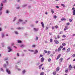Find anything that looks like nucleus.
Segmentation results:
<instances>
[{
  "instance_id": "nucleus-1",
  "label": "nucleus",
  "mask_w": 75,
  "mask_h": 75,
  "mask_svg": "<svg viewBox=\"0 0 75 75\" xmlns=\"http://www.w3.org/2000/svg\"><path fill=\"white\" fill-rule=\"evenodd\" d=\"M72 10H73V13L74 16H75V8L73 7L72 8Z\"/></svg>"
},
{
  "instance_id": "nucleus-2",
  "label": "nucleus",
  "mask_w": 75,
  "mask_h": 75,
  "mask_svg": "<svg viewBox=\"0 0 75 75\" xmlns=\"http://www.w3.org/2000/svg\"><path fill=\"white\" fill-rule=\"evenodd\" d=\"M6 71L7 73H8V74H10L11 73L10 72V71L9 70V69H7L6 70Z\"/></svg>"
},
{
  "instance_id": "nucleus-3",
  "label": "nucleus",
  "mask_w": 75,
  "mask_h": 75,
  "mask_svg": "<svg viewBox=\"0 0 75 75\" xmlns=\"http://www.w3.org/2000/svg\"><path fill=\"white\" fill-rule=\"evenodd\" d=\"M72 66H71V65L70 64L69 66V70L71 71V70L72 69Z\"/></svg>"
},
{
  "instance_id": "nucleus-4",
  "label": "nucleus",
  "mask_w": 75,
  "mask_h": 75,
  "mask_svg": "<svg viewBox=\"0 0 75 75\" xmlns=\"http://www.w3.org/2000/svg\"><path fill=\"white\" fill-rule=\"evenodd\" d=\"M61 54H59L58 55V56L56 58L57 60H58V59H59V58H60V57H61Z\"/></svg>"
},
{
  "instance_id": "nucleus-5",
  "label": "nucleus",
  "mask_w": 75,
  "mask_h": 75,
  "mask_svg": "<svg viewBox=\"0 0 75 75\" xmlns=\"http://www.w3.org/2000/svg\"><path fill=\"white\" fill-rule=\"evenodd\" d=\"M54 42L55 44H59V41L58 40H54Z\"/></svg>"
},
{
  "instance_id": "nucleus-6",
  "label": "nucleus",
  "mask_w": 75,
  "mask_h": 75,
  "mask_svg": "<svg viewBox=\"0 0 75 75\" xmlns=\"http://www.w3.org/2000/svg\"><path fill=\"white\" fill-rule=\"evenodd\" d=\"M62 61H63V58H60L59 59L60 63H61V62H62Z\"/></svg>"
},
{
  "instance_id": "nucleus-7",
  "label": "nucleus",
  "mask_w": 75,
  "mask_h": 75,
  "mask_svg": "<svg viewBox=\"0 0 75 75\" xmlns=\"http://www.w3.org/2000/svg\"><path fill=\"white\" fill-rule=\"evenodd\" d=\"M44 61V58L43 57H42L41 59V62H43Z\"/></svg>"
},
{
  "instance_id": "nucleus-8",
  "label": "nucleus",
  "mask_w": 75,
  "mask_h": 75,
  "mask_svg": "<svg viewBox=\"0 0 75 75\" xmlns=\"http://www.w3.org/2000/svg\"><path fill=\"white\" fill-rule=\"evenodd\" d=\"M68 26H65V28L64 29V31H66L67 30H68Z\"/></svg>"
},
{
  "instance_id": "nucleus-9",
  "label": "nucleus",
  "mask_w": 75,
  "mask_h": 75,
  "mask_svg": "<svg viewBox=\"0 0 75 75\" xmlns=\"http://www.w3.org/2000/svg\"><path fill=\"white\" fill-rule=\"evenodd\" d=\"M8 48L9 50L8 51V52H10V51H11V49L10 48V47H8Z\"/></svg>"
},
{
  "instance_id": "nucleus-10",
  "label": "nucleus",
  "mask_w": 75,
  "mask_h": 75,
  "mask_svg": "<svg viewBox=\"0 0 75 75\" xmlns=\"http://www.w3.org/2000/svg\"><path fill=\"white\" fill-rule=\"evenodd\" d=\"M43 65V64H42L41 65H40L39 66V69H41V67H42V66Z\"/></svg>"
},
{
  "instance_id": "nucleus-11",
  "label": "nucleus",
  "mask_w": 75,
  "mask_h": 75,
  "mask_svg": "<svg viewBox=\"0 0 75 75\" xmlns=\"http://www.w3.org/2000/svg\"><path fill=\"white\" fill-rule=\"evenodd\" d=\"M59 70V67H57L56 69V71L57 72H58V71Z\"/></svg>"
},
{
  "instance_id": "nucleus-12",
  "label": "nucleus",
  "mask_w": 75,
  "mask_h": 75,
  "mask_svg": "<svg viewBox=\"0 0 75 75\" xmlns=\"http://www.w3.org/2000/svg\"><path fill=\"white\" fill-rule=\"evenodd\" d=\"M41 24H42V26L44 28V23L43 22H41Z\"/></svg>"
},
{
  "instance_id": "nucleus-13",
  "label": "nucleus",
  "mask_w": 75,
  "mask_h": 75,
  "mask_svg": "<svg viewBox=\"0 0 75 75\" xmlns=\"http://www.w3.org/2000/svg\"><path fill=\"white\" fill-rule=\"evenodd\" d=\"M38 51L37 50H35V52H34V54H37V53H38Z\"/></svg>"
},
{
  "instance_id": "nucleus-14",
  "label": "nucleus",
  "mask_w": 75,
  "mask_h": 75,
  "mask_svg": "<svg viewBox=\"0 0 75 75\" xmlns=\"http://www.w3.org/2000/svg\"><path fill=\"white\" fill-rule=\"evenodd\" d=\"M34 30H35V31H38V28L37 29V28H34Z\"/></svg>"
},
{
  "instance_id": "nucleus-15",
  "label": "nucleus",
  "mask_w": 75,
  "mask_h": 75,
  "mask_svg": "<svg viewBox=\"0 0 75 75\" xmlns=\"http://www.w3.org/2000/svg\"><path fill=\"white\" fill-rule=\"evenodd\" d=\"M70 50H71V48H69L67 49V52H69V51H70Z\"/></svg>"
},
{
  "instance_id": "nucleus-16",
  "label": "nucleus",
  "mask_w": 75,
  "mask_h": 75,
  "mask_svg": "<svg viewBox=\"0 0 75 75\" xmlns=\"http://www.w3.org/2000/svg\"><path fill=\"white\" fill-rule=\"evenodd\" d=\"M61 21H66V19L65 18H62L61 19Z\"/></svg>"
},
{
  "instance_id": "nucleus-17",
  "label": "nucleus",
  "mask_w": 75,
  "mask_h": 75,
  "mask_svg": "<svg viewBox=\"0 0 75 75\" xmlns=\"http://www.w3.org/2000/svg\"><path fill=\"white\" fill-rule=\"evenodd\" d=\"M51 59L50 58H49L48 59V62H51Z\"/></svg>"
},
{
  "instance_id": "nucleus-18",
  "label": "nucleus",
  "mask_w": 75,
  "mask_h": 75,
  "mask_svg": "<svg viewBox=\"0 0 75 75\" xmlns=\"http://www.w3.org/2000/svg\"><path fill=\"white\" fill-rule=\"evenodd\" d=\"M53 75H55L56 74V71H54L53 72Z\"/></svg>"
},
{
  "instance_id": "nucleus-19",
  "label": "nucleus",
  "mask_w": 75,
  "mask_h": 75,
  "mask_svg": "<svg viewBox=\"0 0 75 75\" xmlns=\"http://www.w3.org/2000/svg\"><path fill=\"white\" fill-rule=\"evenodd\" d=\"M61 48L59 47L58 49V52H59V51H61Z\"/></svg>"
},
{
  "instance_id": "nucleus-20",
  "label": "nucleus",
  "mask_w": 75,
  "mask_h": 75,
  "mask_svg": "<svg viewBox=\"0 0 75 75\" xmlns=\"http://www.w3.org/2000/svg\"><path fill=\"white\" fill-rule=\"evenodd\" d=\"M68 69H66L65 70L66 73H68Z\"/></svg>"
},
{
  "instance_id": "nucleus-21",
  "label": "nucleus",
  "mask_w": 75,
  "mask_h": 75,
  "mask_svg": "<svg viewBox=\"0 0 75 75\" xmlns=\"http://www.w3.org/2000/svg\"><path fill=\"white\" fill-rule=\"evenodd\" d=\"M25 47V46L24 45H21L20 46V47Z\"/></svg>"
},
{
  "instance_id": "nucleus-22",
  "label": "nucleus",
  "mask_w": 75,
  "mask_h": 75,
  "mask_svg": "<svg viewBox=\"0 0 75 75\" xmlns=\"http://www.w3.org/2000/svg\"><path fill=\"white\" fill-rule=\"evenodd\" d=\"M62 45H63V46H65V45H66V43H62Z\"/></svg>"
},
{
  "instance_id": "nucleus-23",
  "label": "nucleus",
  "mask_w": 75,
  "mask_h": 75,
  "mask_svg": "<svg viewBox=\"0 0 75 75\" xmlns=\"http://www.w3.org/2000/svg\"><path fill=\"white\" fill-rule=\"evenodd\" d=\"M61 6H63L64 7H65V6L64 4H62Z\"/></svg>"
},
{
  "instance_id": "nucleus-24",
  "label": "nucleus",
  "mask_w": 75,
  "mask_h": 75,
  "mask_svg": "<svg viewBox=\"0 0 75 75\" xmlns=\"http://www.w3.org/2000/svg\"><path fill=\"white\" fill-rule=\"evenodd\" d=\"M6 64H4V67H5V68H6Z\"/></svg>"
},
{
  "instance_id": "nucleus-25",
  "label": "nucleus",
  "mask_w": 75,
  "mask_h": 75,
  "mask_svg": "<svg viewBox=\"0 0 75 75\" xmlns=\"http://www.w3.org/2000/svg\"><path fill=\"white\" fill-rule=\"evenodd\" d=\"M22 72L23 74H24L25 72V70H23L22 71Z\"/></svg>"
},
{
  "instance_id": "nucleus-26",
  "label": "nucleus",
  "mask_w": 75,
  "mask_h": 75,
  "mask_svg": "<svg viewBox=\"0 0 75 75\" xmlns=\"http://www.w3.org/2000/svg\"><path fill=\"white\" fill-rule=\"evenodd\" d=\"M23 20H21V19H19V22H23Z\"/></svg>"
},
{
  "instance_id": "nucleus-27",
  "label": "nucleus",
  "mask_w": 75,
  "mask_h": 75,
  "mask_svg": "<svg viewBox=\"0 0 75 75\" xmlns=\"http://www.w3.org/2000/svg\"><path fill=\"white\" fill-rule=\"evenodd\" d=\"M72 57H73V58L75 57V54H73L72 55Z\"/></svg>"
},
{
  "instance_id": "nucleus-28",
  "label": "nucleus",
  "mask_w": 75,
  "mask_h": 75,
  "mask_svg": "<svg viewBox=\"0 0 75 75\" xmlns=\"http://www.w3.org/2000/svg\"><path fill=\"white\" fill-rule=\"evenodd\" d=\"M50 42H52V39H50Z\"/></svg>"
},
{
  "instance_id": "nucleus-29",
  "label": "nucleus",
  "mask_w": 75,
  "mask_h": 75,
  "mask_svg": "<svg viewBox=\"0 0 75 75\" xmlns=\"http://www.w3.org/2000/svg\"><path fill=\"white\" fill-rule=\"evenodd\" d=\"M35 45H32V47H33V48H34V47H35Z\"/></svg>"
},
{
  "instance_id": "nucleus-30",
  "label": "nucleus",
  "mask_w": 75,
  "mask_h": 75,
  "mask_svg": "<svg viewBox=\"0 0 75 75\" xmlns=\"http://www.w3.org/2000/svg\"><path fill=\"white\" fill-rule=\"evenodd\" d=\"M54 27H55L56 28H58V27L57 25L55 26Z\"/></svg>"
},
{
  "instance_id": "nucleus-31",
  "label": "nucleus",
  "mask_w": 75,
  "mask_h": 75,
  "mask_svg": "<svg viewBox=\"0 0 75 75\" xmlns=\"http://www.w3.org/2000/svg\"><path fill=\"white\" fill-rule=\"evenodd\" d=\"M44 72H41L40 74V75H44Z\"/></svg>"
},
{
  "instance_id": "nucleus-32",
  "label": "nucleus",
  "mask_w": 75,
  "mask_h": 75,
  "mask_svg": "<svg viewBox=\"0 0 75 75\" xmlns=\"http://www.w3.org/2000/svg\"><path fill=\"white\" fill-rule=\"evenodd\" d=\"M28 51H30V52H34V50H28Z\"/></svg>"
},
{
  "instance_id": "nucleus-33",
  "label": "nucleus",
  "mask_w": 75,
  "mask_h": 75,
  "mask_svg": "<svg viewBox=\"0 0 75 75\" xmlns=\"http://www.w3.org/2000/svg\"><path fill=\"white\" fill-rule=\"evenodd\" d=\"M2 8H3L2 6L0 7V11H1L2 10Z\"/></svg>"
},
{
  "instance_id": "nucleus-34",
  "label": "nucleus",
  "mask_w": 75,
  "mask_h": 75,
  "mask_svg": "<svg viewBox=\"0 0 75 75\" xmlns=\"http://www.w3.org/2000/svg\"><path fill=\"white\" fill-rule=\"evenodd\" d=\"M51 12L52 14H54V11L52 10V9L51 10Z\"/></svg>"
},
{
  "instance_id": "nucleus-35",
  "label": "nucleus",
  "mask_w": 75,
  "mask_h": 75,
  "mask_svg": "<svg viewBox=\"0 0 75 75\" xmlns=\"http://www.w3.org/2000/svg\"><path fill=\"white\" fill-rule=\"evenodd\" d=\"M70 23H69V22H68L67 23V25H70Z\"/></svg>"
},
{
  "instance_id": "nucleus-36",
  "label": "nucleus",
  "mask_w": 75,
  "mask_h": 75,
  "mask_svg": "<svg viewBox=\"0 0 75 75\" xmlns=\"http://www.w3.org/2000/svg\"><path fill=\"white\" fill-rule=\"evenodd\" d=\"M69 21L70 22H72V20L71 19H69Z\"/></svg>"
},
{
  "instance_id": "nucleus-37",
  "label": "nucleus",
  "mask_w": 75,
  "mask_h": 75,
  "mask_svg": "<svg viewBox=\"0 0 75 75\" xmlns=\"http://www.w3.org/2000/svg\"><path fill=\"white\" fill-rule=\"evenodd\" d=\"M63 37H64V38H65V37H66V36L65 35H64L62 36Z\"/></svg>"
},
{
  "instance_id": "nucleus-38",
  "label": "nucleus",
  "mask_w": 75,
  "mask_h": 75,
  "mask_svg": "<svg viewBox=\"0 0 75 75\" xmlns=\"http://www.w3.org/2000/svg\"><path fill=\"white\" fill-rule=\"evenodd\" d=\"M18 43H21V41L20 40L18 41Z\"/></svg>"
},
{
  "instance_id": "nucleus-39",
  "label": "nucleus",
  "mask_w": 75,
  "mask_h": 75,
  "mask_svg": "<svg viewBox=\"0 0 75 75\" xmlns=\"http://www.w3.org/2000/svg\"><path fill=\"white\" fill-rule=\"evenodd\" d=\"M43 57V56L42 54H40V57Z\"/></svg>"
},
{
  "instance_id": "nucleus-40",
  "label": "nucleus",
  "mask_w": 75,
  "mask_h": 75,
  "mask_svg": "<svg viewBox=\"0 0 75 75\" xmlns=\"http://www.w3.org/2000/svg\"><path fill=\"white\" fill-rule=\"evenodd\" d=\"M54 18H57V16H54Z\"/></svg>"
},
{
  "instance_id": "nucleus-41",
  "label": "nucleus",
  "mask_w": 75,
  "mask_h": 75,
  "mask_svg": "<svg viewBox=\"0 0 75 75\" xmlns=\"http://www.w3.org/2000/svg\"><path fill=\"white\" fill-rule=\"evenodd\" d=\"M4 34L3 33H2V37H4Z\"/></svg>"
},
{
  "instance_id": "nucleus-42",
  "label": "nucleus",
  "mask_w": 75,
  "mask_h": 75,
  "mask_svg": "<svg viewBox=\"0 0 75 75\" xmlns=\"http://www.w3.org/2000/svg\"><path fill=\"white\" fill-rule=\"evenodd\" d=\"M49 34L50 35H52V33L50 32L49 33Z\"/></svg>"
},
{
  "instance_id": "nucleus-43",
  "label": "nucleus",
  "mask_w": 75,
  "mask_h": 75,
  "mask_svg": "<svg viewBox=\"0 0 75 75\" xmlns=\"http://www.w3.org/2000/svg\"><path fill=\"white\" fill-rule=\"evenodd\" d=\"M38 39V37H36V40H37Z\"/></svg>"
},
{
  "instance_id": "nucleus-44",
  "label": "nucleus",
  "mask_w": 75,
  "mask_h": 75,
  "mask_svg": "<svg viewBox=\"0 0 75 75\" xmlns=\"http://www.w3.org/2000/svg\"><path fill=\"white\" fill-rule=\"evenodd\" d=\"M6 13H8V11L6 10Z\"/></svg>"
},
{
  "instance_id": "nucleus-45",
  "label": "nucleus",
  "mask_w": 75,
  "mask_h": 75,
  "mask_svg": "<svg viewBox=\"0 0 75 75\" xmlns=\"http://www.w3.org/2000/svg\"><path fill=\"white\" fill-rule=\"evenodd\" d=\"M60 47L61 48H63V47L62 46H60Z\"/></svg>"
},
{
  "instance_id": "nucleus-46",
  "label": "nucleus",
  "mask_w": 75,
  "mask_h": 75,
  "mask_svg": "<svg viewBox=\"0 0 75 75\" xmlns=\"http://www.w3.org/2000/svg\"><path fill=\"white\" fill-rule=\"evenodd\" d=\"M15 33L16 34H18V32L17 31L15 32Z\"/></svg>"
},
{
  "instance_id": "nucleus-47",
  "label": "nucleus",
  "mask_w": 75,
  "mask_h": 75,
  "mask_svg": "<svg viewBox=\"0 0 75 75\" xmlns=\"http://www.w3.org/2000/svg\"><path fill=\"white\" fill-rule=\"evenodd\" d=\"M44 52H45V53H47V50H44Z\"/></svg>"
},
{
  "instance_id": "nucleus-48",
  "label": "nucleus",
  "mask_w": 75,
  "mask_h": 75,
  "mask_svg": "<svg viewBox=\"0 0 75 75\" xmlns=\"http://www.w3.org/2000/svg\"><path fill=\"white\" fill-rule=\"evenodd\" d=\"M17 56L19 57V53H17Z\"/></svg>"
},
{
  "instance_id": "nucleus-49",
  "label": "nucleus",
  "mask_w": 75,
  "mask_h": 75,
  "mask_svg": "<svg viewBox=\"0 0 75 75\" xmlns=\"http://www.w3.org/2000/svg\"><path fill=\"white\" fill-rule=\"evenodd\" d=\"M56 8H59V7L57 6H56Z\"/></svg>"
},
{
  "instance_id": "nucleus-50",
  "label": "nucleus",
  "mask_w": 75,
  "mask_h": 75,
  "mask_svg": "<svg viewBox=\"0 0 75 75\" xmlns=\"http://www.w3.org/2000/svg\"><path fill=\"white\" fill-rule=\"evenodd\" d=\"M65 50V47H64L62 49V50L63 51Z\"/></svg>"
},
{
  "instance_id": "nucleus-51",
  "label": "nucleus",
  "mask_w": 75,
  "mask_h": 75,
  "mask_svg": "<svg viewBox=\"0 0 75 75\" xmlns=\"http://www.w3.org/2000/svg\"><path fill=\"white\" fill-rule=\"evenodd\" d=\"M5 2H6V0H4V1H3V3H5Z\"/></svg>"
},
{
  "instance_id": "nucleus-52",
  "label": "nucleus",
  "mask_w": 75,
  "mask_h": 75,
  "mask_svg": "<svg viewBox=\"0 0 75 75\" xmlns=\"http://www.w3.org/2000/svg\"><path fill=\"white\" fill-rule=\"evenodd\" d=\"M47 53H48V54H50V51H48L47 52Z\"/></svg>"
},
{
  "instance_id": "nucleus-53",
  "label": "nucleus",
  "mask_w": 75,
  "mask_h": 75,
  "mask_svg": "<svg viewBox=\"0 0 75 75\" xmlns=\"http://www.w3.org/2000/svg\"><path fill=\"white\" fill-rule=\"evenodd\" d=\"M60 37H59V35H57V38H59Z\"/></svg>"
},
{
  "instance_id": "nucleus-54",
  "label": "nucleus",
  "mask_w": 75,
  "mask_h": 75,
  "mask_svg": "<svg viewBox=\"0 0 75 75\" xmlns=\"http://www.w3.org/2000/svg\"><path fill=\"white\" fill-rule=\"evenodd\" d=\"M17 29H18V30H20V29H21V28L20 27H19V28H17Z\"/></svg>"
},
{
  "instance_id": "nucleus-55",
  "label": "nucleus",
  "mask_w": 75,
  "mask_h": 75,
  "mask_svg": "<svg viewBox=\"0 0 75 75\" xmlns=\"http://www.w3.org/2000/svg\"><path fill=\"white\" fill-rule=\"evenodd\" d=\"M1 6H3V3H1Z\"/></svg>"
},
{
  "instance_id": "nucleus-56",
  "label": "nucleus",
  "mask_w": 75,
  "mask_h": 75,
  "mask_svg": "<svg viewBox=\"0 0 75 75\" xmlns=\"http://www.w3.org/2000/svg\"><path fill=\"white\" fill-rule=\"evenodd\" d=\"M46 30H47V29H48V27H46Z\"/></svg>"
},
{
  "instance_id": "nucleus-57",
  "label": "nucleus",
  "mask_w": 75,
  "mask_h": 75,
  "mask_svg": "<svg viewBox=\"0 0 75 75\" xmlns=\"http://www.w3.org/2000/svg\"><path fill=\"white\" fill-rule=\"evenodd\" d=\"M40 63H38L37 64V65H40Z\"/></svg>"
},
{
  "instance_id": "nucleus-58",
  "label": "nucleus",
  "mask_w": 75,
  "mask_h": 75,
  "mask_svg": "<svg viewBox=\"0 0 75 75\" xmlns=\"http://www.w3.org/2000/svg\"><path fill=\"white\" fill-rule=\"evenodd\" d=\"M8 58H7V59H5V61H6V60H8Z\"/></svg>"
},
{
  "instance_id": "nucleus-59",
  "label": "nucleus",
  "mask_w": 75,
  "mask_h": 75,
  "mask_svg": "<svg viewBox=\"0 0 75 75\" xmlns=\"http://www.w3.org/2000/svg\"><path fill=\"white\" fill-rule=\"evenodd\" d=\"M54 38L55 40H57V37H54Z\"/></svg>"
},
{
  "instance_id": "nucleus-60",
  "label": "nucleus",
  "mask_w": 75,
  "mask_h": 75,
  "mask_svg": "<svg viewBox=\"0 0 75 75\" xmlns=\"http://www.w3.org/2000/svg\"><path fill=\"white\" fill-rule=\"evenodd\" d=\"M54 27H52V30H54Z\"/></svg>"
},
{
  "instance_id": "nucleus-61",
  "label": "nucleus",
  "mask_w": 75,
  "mask_h": 75,
  "mask_svg": "<svg viewBox=\"0 0 75 75\" xmlns=\"http://www.w3.org/2000/svg\"><path fill=\"white\" fill-rule=\"evenodd\" d=\"M14 45V43H12L11 44V45L12 46H13V45Z\"/></svg>"
},
{
  "instance_id": "nucleus-62",
  "label": "nucleus",
  "mask_w": 75,
  "mask_h": 75,
  "mask_svg": "<svg viewBox=\"0 0 75 75\" xmlns=\"http://www.w3.org/2000/svg\"><path fill=\"white\" fill-rule=\"evenodd\" d=\"M62 34V31L60 32L59 33V34Z\"/></svg>"
},
{
  "instance_id": "nucleus-63",
  "label": "nucleus",
  "mask_w": 75,
  "mask_h": 75,
  "mask_svg": "<svg viewBox=\"0 0 75 75\" xmlns=\"http://www.w3.org/2000/svg\"><path fill=\"white\" fill-rule=\"evenodd\" d=\"M45 43H48V42L47 41H45Z\"/></svg>"
},
{
  "instance_id": "nucleus-64",
  "label": "nucleus",
  "mask_w": 75,
  "mask_h": 75,
  "mask_svg": "<svg viewBox=\"0 0 75 75\" xmlns=\"http://www.w3.org/2000/svg\"><path fill=\"white\" fill-rule=\"evenodd\" d=\"M73 61H75V58L73 60Z\"/></svg>"
}]
</instances>
